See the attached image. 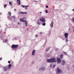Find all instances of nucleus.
<instances>
[{
  "mask_svg": "<svg viewBox=\"0 0 74 74\" xmlns=\"http://www.w3.org/2000/svg\"><path fill=\"white\" fill-rule=\"evenodd\" d=\"M62 38V40H64V39H63V38Z\"/></svg>",
  "mask_w": 74,
  "mask_h": 74,
  "instance_id": "obj_49",
  "label": "nucleus"
},
{
  "mask_svg": "<svg viewBox=\"0 0 74 74\" xmlns=\"http://www.w3.org/2000/svg\"><path fill=\"white\" fill-rule=\"evenodd\" d=\"M12 18H14V19H15V16H13Z\"/></svg>",
  "mask_w": 74,
  "mask_h": 74,
  "instance_id": "obj_27",
  "label": "nucleus"
},
{
  "mask_svg": "<svg viewBox=\"0 0 74 74\" xmlns=\"http://www.w3.org/2000/svg\"><path fill=\"white\" fill-rule=\"evenodd\" d=\"M27 13L26 12H19L18 13V14H26Z\"/></svg>",
  "mask_w": 74,
  "mask_h": 74,
  "instance_id": "obj_10",
  "label": "nucleus"
},
{
  "mask_svg": "<svg viewBox=\"0 0 74 74\" xmlns=\"http://www.w3.org/2000/svg\"><path fill=\"white\" fill-rule=\"evenodd\" d=\"M72 21H73V23H74V17L73 18V19H72Z\"/></svg>",
  "mask_w": 74,
  "mask_h": 74,
  "instance_id": "obj_35",
  "label": "nucleus"
},
{
  "mask_svg": "<svg viewBox=\"0 0 74 74\" xmlns=\"http://www.w3.org/2000/svg\"><path fill=\"white\" fill-rule=\"evenodd\" d=\"M57 61L58 63H60L61 61V60L59 58H57Z\"/></svg>",
  "mask_w": 74,
  "mask_h": 74,
  "instance_id": "obj_8",
  "label": "nucleus"
},
{
  "mask_svg": "<svg viewBox=\"0 0 74 74\" xmlns=\"http://www.w3.org/2000/svg\"><path fill=\"white\" fill-rule=\"evenodd\" d=\"M7 5L6 4H5L4 5V8H5L7 6Z\"/></svg>",
  "mask_w": 74,
  "mask_h": 74,
  "instance_id": "obj_22",
  "label": "nucleus"
},
{
  "mask_svg": "<svg viewBox=\"0 0 74 74\" xmlns=\"http://www.w3.org/2000/svg\"><path fill=\"white\" fill-rule=\"evenodd\" d=\"M47 62L48 63H51V62H56V58H50L49 59H48Z\"/></svg>",
  "mask_w": 74,
  "mask_h": 74,
  "instance_id": "obj_1",
  "label": "nucleus"
},
{
  "mask_svg": "<svg viewBox=\"0 0 74 74\" xmlns=\"http://www.w3.org/2000/svg\"><path fill=\"white\" fill-rule=\"evenodd\" d=\"M53 22H52L50 24V26L51 27H52L53 26Z\"/></svg>",
  "mask_w": 74,
  "mask_h": 74,
  "instance_id": "obj_16",
  "label": "nucleus"
},
{
  "mask_svg": "<svg viewBox=\"0 0 74 74\" xmlns=\"http://www.w3.org/2000/svg\"><path fill=\"white\" fill-rule=\"evenodd\" d=\"M46 8H48V5L46 6Z\"/></svg>",
  "mask_w": 74,
  "mask_h": 74,
  "instance_id": "obj_40",
  "label": "nucleus"
},
{
  "mask_svg": "<svg viewBox=\"0 0 74 74\" xmlns=\"http://www.w3.org/2000/svg\"><path fill=\"white\" fill-rule=\"evenodd\" d=\"M8 40L7 39H5L4 40V41L5 42H6Z\"/></svg>",
  "mask_w": 74,
  "mask_h": 74,
  "instance_id": "obj_29",
  "label": "nucleus"
},
{
  "mask_svg": "<svg viewBox=\"0 0 74 74\" xmlns=\"http://www.w3.org/2000/svg\"><path fill=\"white\" fill-rule=\"evenodd\" d=\"M18 37H17L14 38V40H18Z\"/></svg>",
  "mask_w": 74,
  "mask_h": 74,
  "instance_id": "obj_19",
  "label": "nucleus"
},
{
  "mask_svg": "<svg viewBox=\"0 0 74 74\" xmlns=\"http://www.w3.org/2000/svg\"><path fill=\"white\" fill-rule=\"evenodd\" d=\"M25 9L26 10H28V8H25Z\"/></svg>",
  "mask_w": 74,
  "mask_h": 74,
  "instance_id": "obj_45",
  "label": "nucleus"
},
{
  "mask_svg": "<svg viewBox=\"0 0 74 74\" xmlns=\"http://www.w3.org/2000/svg\"><path fill=\"white\" fill-rule=\"evenodd\" d=\"M35 2H38V1H34Z\"/></svg>",
  "mask_w": 74,
  "mask_h": 74,
  "instance_id": "obj_48",
  "label": "nucleus"
},
{
  "mask_svg": "<svg viewBox=\"0 0 74 74\" xmlns=\"http://www.w3.org/2000/svg\"><path fill=\"white\" fill-rule=\"evenodd\" d=\"M11 12H9L8 13V15H10V16H11Z\"/></svg>",
  "mask_w": 74,
  "mask_h": 74,
  "instance_id": "obj_18",
  "label": "nucleus"
},
{
  "mask_svg": "<svg viewBox=\"0 0 74 74\" xmlns=\"http://www.w3.org/2000/svg\"><path fill=\"white\" fill-rule=\"evenodd\" d=\"M12 8H13V7L12 6Z\"/></svg>",
  "mask_w": 74,
  "mask_h": 74,
  "instance_id": "obj_57",
  "label": "nucleus"
},
{
  "mask_svg": "<svg viewBox=\"0 0 74 74\" xmlns=\"http://www.w3.org/2000/svg\"><path fill=\"white\" fill-rule=\"evenodd\" d=\"M42 13V12H40V13Z\"/></svg>",
  "mask_w": 74,
  "mask_h": 74,
  "instance_id": "obj_53",
  "label": "nucleus"
},
{
  "mask_svg": "<svg viewBox=\"0 0 74 74\" xmlns=\"http://www.w3.org/2000/svg\"><path fill=\"white\" fill-rule=\"evenodd\" d=\"M63 54H61L60 55V58L61 59H62L63 58Z\"/></svg>",
  "mask_w": 74,
  "mask_h": 74,
  "instance_id": "obj_15",
  "label": "nucleus"
},
{
  "mask_svg": "<svg viewBox=\"0 0 74 74\" xmlns=\"http://www.w3.org/2000/svg\"><path fill=\"white\" fill-rule=\"evenodd\" d=\"M40 71H42L45 70V68H41L39 69Z\"/></svg>",
  "mask_w": 74,
  "mask_h": 74,
  "instance_id": "obj_11",
  "label": "nucleus"
},
{
  "mask_svg": "<svg viewBox=\"0 0 74 74\" xmlns=\"http://www.w3.org/2000/svg\"><path fill=\"white\" fill-rule=\"evenodd\" d=\"M52 67V65L50 64V67Z\"/></svg>",
  "mask_w": 74,
  "mask_h": 74,
  "instance_id": "obj_42",
  "label": "nucleus"
},
{
  "mask_svg": "<svg viewBox=\"0 0 74 74\" xmlns=\"http://www.w3.org/2000/svg\"><path fill=\"white\" fill-rule=\"evenodd\" d=\"M14 10L15 11H16V9H14Z\"/></svg>",
  "mask_w": 74,
  "mask_h": 74,
  "instance_id": "obj_44",
  "label": "nucleus"
},
{
  "mask_svg": "<svg viewBox=\"0 0 74 74\" xmlns=\"http://www.w3.org/2000/svg\"><path fill=\"white\" fill-rule=\"evenodd\" d=\"M17 49H19V48H18Z\"/></svg>",
  "mask_w": 74,
  "mask_h": 74,
  "instance_id": "obj_56",
  "label": "nucleus"
},
{
  "mask_svg": "<svg viewBox=\"0 0 74 74\" xmlns=\"http://www.w3.org/2000/svg\"><path fill=\"white\" fill-rule=\"evenodd\" d=\"M25 26H27V21L25 22Z\"/></svg>",
  "mask_w": 74,
  "mask_h": 74,
  "instance_id": "obj_23",
  "label": "nucleus"
},
{
  "mask_svg": "<svg viewBox=\"0 0 74 74\" xmlns=\"http://www.w3.org/2000/svg\"><path fill=\"white\" fill-rule=\"evenodd\" d=\"M34 63V62H32V64H33Z\"/></svg>",
  "mask_w": 74,
  "mask_h": 74,
  "instance_id": "obj_54",
  "label": "nucleus"
},
{
  "mask_svg": "<svg viewBox=\"0 0 74 74\" xmlns=\"http://www.w3.org/2000/svg\"><path fill=\"white\" fill-rule=\"evenodd\" d=\"M64 35L65 38H66V42H67L69 41L68 40V37L69 34L68 33H65L64 34Z\"/></svg>",
  "mask_w": 74,
  "mask_h": 74,
  "instance_id": "obj_2",
  "label": "nucleus"
},
{
  "mask_svg": "<svg viewBox=\"0 0 74 74\" xmlns=\"http://www.w3.org/2000/svg\"><path fill=\"white\" fill-rule=\"evenodd\" d=\"M9 28H11V27H9Z\"/></svg>",
  "mask_w": 74,
  "mask_h": 74,
  "instance_id": "obj_62",
  "label": "nucleus"
},
{
  "mask_svg": "<svg viewBox=\"0 0 74 74\" xmlns=\"http://www.w3.org/2000/svg\"><path fill=\"white\" fill-rule=\"evenodd\" d=\"M49 34H47V35H48V34H49V36L50 34H51V31H50L49 32Z\"/></svg>",
  "mask_w": 74,
  "mask_h": 74,
  "instance_id": "obj_24",
  "label": "nucleus"
},
{
  "mask_svg": "<svg viewBox=\"0 0 74 74\" xmlns=\"http://www.w3.org/2000/svg\"><path fill=\"white\" fill-rule=\"evenodd\" d=\"M44 23H42V25H43V26H45V25H46V23H45H45L43 22Z\"/></svg>",
  "mask_w": 74,
  "mask_h": 74,
  "instance_id": "obj_20",
  "label": "nucleus"
},
{
  "mask_svg": "<svg viewBox=\"0 0 74 74\" xmlns=\"http://www.w3.org/2000/svg\"><path fill=\"white\" fill-rule=\"evenodd\" d=\"M40 21L42 22L45 23V19L43 17H41V18H40V20L38 19L37 22H38V23L40 22Z\"/></svg>",
  "mask_w": 74,
  "mask_h": 74,
  "instance_id": "obj_3",
  "label": "nucleus"
},
{
  "mask_svg": "<svg viewBox=\"0 0 74 74\" xmlns=\"http://www.w3.org/2000/svg\"><path fill=\"white\" fill-rule=\"evenodd\" d=\"M73 10V11H74V9H73V10Z\"/></svg>",
  "mask_w": 74,
  "mask_h": 74,
  "instance_id": "obj_51",
  "label": "nucleus"
},
{
  "mask_svg": "<svg viewBox=\"0 0 74 74\" xmlns=\"http://www.w3.org/2000/svg\"><path fill=\"white\" fill-rule=\"evenodd\" d=\"M56 66V65L55 64H54L53 66V68H55V67Z\"/></svg>",
  "mask_w": 74,
  "mask_h": 74,
  "instance_id": "obj_33",
  "label": "nucleus"
},
{
  "mask_svg": "<svg viewBox=\"0 0 74 74\" xmlns=\"http://www.w3.org/2000/svg\"><path fill=\"white\" fill-rule=\"evenodd\" d=\"M47 41V39H46V42H45V43L44 45H45L46 44V43Z\"/></svg>",
  "mask_w": 74,
  "mask_h": 74,
  "instance_id": "obj_34",
  "label": "nucleus"
},
{
  "mask_svg": "<svg viewBox=\"0 0 74 74\" xmlns=\"http://www.w3.org/2000/svg\"><path fill=\"white\" fill-rule=\"evenodd\" d=\"M64 54L65 55H66L67 54L65 52H64Z\"/></svg>",
  "mask_w": 74,
  "mask_h": 74,
  "instance_id": "obj_30",
  "label": "nucleus"
},
{
  "mask_svg": "<svg viewBox=\"0 0 74 74\" xmlns=\"http://www.w3.org/2000/svg\"><path fill=\"white\" fill-rule=\"evenodd\" d=\"M23 19H25V17H23L22 18Z\"/></svg>",
  "mask_w": 74,
  "mask_h": 74,
  "instance_id": "obj_41",
  "label": "nucleus"
},
{
  "mask_svg": "<svg viewBox=\"0 0 74 74\" xmlns=\"http://www.w3.org/2000/svg\"><path fill=\"white\" fill-rule=\"evenodd\" d=\"M66 63L65 61L64 60H62L61 62V64L62 66H64Z\"/></svg>",
  "mask_w": 74,
  "mask_h": 74,
  "instance_id": "obj_7",
  "label": "nucleus"
},
{
  "mask_svg": "<svg viewBox=\"0 0 74 74\" xmlns=\"http://www.w3.org/2000/svg\"><path fill=\"white\" fill-rule=\"evenodd\" d=\"M1 14V13H0V14Z\"/></svg>",
  "mask_w": 74,
  "mask_h": 74,
  "instance_id": "obj_60",
  "label": "nucleus"
},
{
  "mask_svg": "<svg viewBox=\"0 0 74 74\" xmlns=\"http://www.w3.org/2000/svg\"><path fill=\"white\" fill-rule=\"evenodd\" d=\"M38 35H36L35 36V37H37L38 36H37Z\"/></svg>",
  "mask_w": 74,
  "mask_h": 74,
  "instance_id": "obj_37",
  "label": "nucleus"
},
{
  "mask_svg": "<svg viewBox=\"0 0 74 74\" xmlns=\"http://www.w3.org/2000/svg\"><path fill=\"white\" fill-rule=\"evenodd\" d=\"M58 49H56V51H58Z\"/></svg>",
  "mask_w": 74,
  "mask_h": 74,
  "instance_id": "obj_43",
  "label": "nucleus"
},
{
  "mask_svg": "<svg viewBox=\"0 0 74 74\" xmlns=\"http://www.w3.org/2000/svg\"><path fill=\"white\" fill-rule=\"evenodd\" d=\"M37 24H38V25H40V23H39L38 22H37Z\"/></svg>",
  "mask_w": 74,
  "mask_h": 74,
  "instance_id": "obj_26",
  "label": "nucleus"
},
{
  "mask_svg": "<svg viewBox=\"0 0 74 74\" xmlns=\"http://www.w3.org/2000/svg\"><path fill=\"white\" fill-rule=\"evenodd\" d=\"M69 30H70V28H69Z\"/></svg>",
  "mask_w": 74,
  "mask_h": 74,
  "instance_id": "obj_59",
  "label": "nucleus"
},
{
  "mask_svg": "<svg viewBox=\"0 0 74 74\" xmlns=\"http://www.w3.org/2000/svg\"><path fill=\"white\" fill-rule=\"evenodd\" d=\"M73 32H74V30H73Z\"/></svg>",
  "mask_w": 74,
  "mask_h": 74,
  "instance_id": "obj_58",
  "label": "nucleus"
},
{
  "mask_svg": "<svg viewBox=\"0 0 74 74\" xmlns=\"http://www.w3.org/2000/svg\"><path fill=\"white\" fill-rule=\"evenodd\" d=\"M14 1H15L16 0H14Z\"/></svg>",
  "mask_w": 74,
  "mask_h": 74,
  "instance_id": "obj_64",
  "label": "nucleus"
},
{
  "mask_svg": "<svg viewBox=\"0 0 74 74\" xmlns=\"http://www.w3.org/2000/svg\"><path fill=\"white\" fill-rule=\"evenodd\" d=\"M28 29H28V28H27V30H28Z\"/></svg>",
  "mask_w": 74,
  "mask_h": 74,
  "instance_id": "obj_52",
  "label": "nucleus"
},
{
  "mask_svg": "<svg viewBox=\"0 0 74 74\" xmlns=\"http://www.w3.org/2000/svg\"><path fill=\"white\" fill-rule=\"evenodd\" d=\"M2 59V58L1 57L0 58V60H1Z\"/></svg>",
  "mask_w": 74,
  "mask_h": 74,
  "instance_id": "obj_46",
  "label": "nucleus"
},
{
  "mask_svg": "<svg viewBox=\"0 0 74 74\" xmlns=\"http://www.w3.org/2000/svg\"><path fill=\"white\" fill-rule=\"evenodd\" d=\"M18 25H20V23L19 22H18Z\"/></svg>",
  "mask_w": 74,
  "mask_h": 74,
  "instance_id": "obj_47",
  "label": "nucleus"
},
{
  "mask_svg": "<svg viewBox=\"0 0 74 74\" xmlns=\"http://www.w3.org/2000/svg\"><path fill=\"white\" fill-rule=\"evenodd\" d=\"M10 5H11V6H12V5H13L11 4H10Z\"/></svg>",
  "mask_w": 74,
  "mask_h": 74,
  "instance_id": "obj_50",
  "label": "nucleus"
},
{
  "mask_svg": "<svg viewBox=\"0 0 74 74\" xmlns=\"http://www.w3.org/2000/svg\"><path fill=\"white\" fill-rule=\"evenodd\" d=\"M73 28H74V26L73 27Z\"/></svg>",
  "mask_w": 74,
  "mask_h": 74,
  "instance_id": "obj_63",
  "label": "nucleus"
},
{
  "mask_svg": "<svg viewBox=\"0 0 74 74\" xmlns=\"http://www.w3.org/2000/svg\"><path fill=\"white\" fill-rule=\"evenodd\" d=\"M8 19H9V20H10V21H12V19L11 18H10L9 17V16H8Z\"/></svg>",
  "mask_w": 74,
  "mask_h": 74,
  "instance_id": "obj_17",
  "label": "nucleus"
},
{
  "mask_svg": "<svg viewBox=\"0 0 74 74\" xmlns=\"http://www.w3.org/2000/svg\"><path fill=\"white\" fill-rule=\"evenodd\" d=\"M50 49V47H48L46 49L45 51L46 52H48L49 50Z\"/></svg>",
  "mask_w": 74,
  "mask_h": 74,
  "instance_id": "obj_13",
  "label": "nucleus"
},
{
  "mask_svg": "<svg viewBox=\"0 0 74 74\" xmlns=\"http://www.w3.org/2000/svg\"><path fill=\"white\" fill-rule=\"evenodd\" d=\"M29 6V5H27L26 6H25V8H27Z\"/></svg>",
  "mask_w": 74,
  "mask_h": 74,
  "instance_id": "obj_36",
  "label": "nucleus"
},
{
  "mask_svg": "<svg viewBox=\"0 0 74 74\" xmlns=\"http://www.w3.org/2000/svg\"><path fill=\"white\" fill-rule=\"evenodd\" d=\"M8 69V66H5V67H4V71H6Z\"/></svg>",
  "mask_w": 74,
  "mask_h": 74,
  "instance_id": "obj_6",
  "label": "nucleus"
},
{
  "mask_svg": "<svg viewBox=\"0 0 74 74\" xmlns=\"http://www.w3.org/2000/svg\"><path fill=\"white\" fill-rule=\"evenodd\" d=\"M60 37H61V36H60Z\"/></svg>",
  "mask_w": 74,
  "mask_h": 74,
  "instance_id": "obj_61",
  "label": "nucleus"
},
{
  "mask_svg": "<svg viewBox=\"0 0 74 74\" xmlns=\"http://www.w3.org/2000/svg\"><path fill=\"white\" fill-rule=\"evenodd\" d=\"M17 1H18V2H17V3L19 5H20L21 3V1L20 0H17Z\"/></svg>",
  "mask_w": 74,
  "mask_h": 74,
  "instance_id": "obj_14",
  "label": "nucleus"
},
{
  "mask_svg": "<svg viewBox=\"0 0 74 74\" xmlns=\"http://www.w3.org/2000/svg\"><path fill=\"white\" fill-rule=\"evenodd\" d=\"M56 71H57V72L56 73V74H59V73H61L62 72V71L60 69L58 68H57V70H56Z\"/></svg>",
  "mask_w": 74,
  "mask_h": 74,
  "instance_id": "obj_5",
  "label": "nucleus"
},
{
  "mask_svg": "<svg viewBox=\"0 0 74 74\" xmlns=\"http://www.w3.org/2000/svg\"><path fill=\"white\" fill-rule=\"evenodd\" d=\"M22 22H27V21L26 20H24V19H23V21H22Z\"/></svg>",
  "mask_w": 74,
  "mask_h": 74,
  "instance_id": "obj_21",
  "label": "nucleus"
},
{
  "mask_svg": "<svg viewBox=\"0 0 74 74\" xmlns=\"http://www.w3.org/2000/svg\"><path fill=\"white\" fill-rule=\"evenodd\" d=\"M23 19L22 18V19H21V18H20V21L21 22H22L23 21Z\"/></svg>",
  "mask_w": 74,
  "mask_h": 74,
  "instance_id": "obj_25",
  "label": "nucleus"
},
{
  "mask_svg": "<svg viewBox=\"0 0 74 74\" xmlns=\"http://www.w3.org/2000/svg\"><path fill=\"white\" fill-rule=\"evenodd\" d=\"M42 32H40V35L41 36V34H42Z\"/></svg>",
  "mask_w": 74,
  "mask_h": 74,
  "instance_id": "obj_28",
  "label": "nucleus"
},
{
  "mask_svg": "<svg viewBox=\"0 0 74 74\" xmlns=\"http://www.w3.org/2000/svg\"><path fill=\"white\" fill-rule=\"evenodd\" d=\"M18 45H14L13 44L12 45L11 47V48L12 49H16L18 47Z\"/></svg>",
  "mask_w": 74,
  "mask_h": 74,
  "instance_id": "obj_4",
  "label": "nucleus"
},
{
  "mask_svg": "<svg viewBox=\"0 0 74 74\" xmlns=\"http://www.w3.org/2000/svg\"><path fill=\"white\" fill-rule=\"evenodd\" d=\"M8 63H9V64H10V61H8Z\"/></svg>",
  "mask_w": 74,
  "mask_h": 74,
  "instance_id": "obj_39",
  "label": "nucleus"
},
{
  "mask_svg": "<svg viewBox=\"0 0 74 74\" xmlns=\"http://www.w3.org/2000/svg\"><path fill=\"white\" fill-rule=\"evenodd\" d=\"M73 67H74V65H73Z\"/></svg>",
  "mask_w": 74,
  "mask_h": 74,
  "instance_id": "obj_55",
  "label": "nucleus"
},
{
  "mask_svg": "<svg viewBox=\"0 0 74 74\" xmlns=\"http://www.w3.org/2000/svg\"><path fill=\"white\" fill-rule=\"evenodd\" d=\"M21 6H22L23 8H24V7H25V6H24L23 5H21Z\"/></svg>",
  "mask_w": 74,
  "mask_h": 74,
  "instance_id": "obj_31",
  "label": "nucleus"
},
{
  "mask_svg": "<svg viewBox=\"0 0 74 74\" xmlns=\"http://www.w3.org/2000/svg\"><path fill=\"white\" fill-rule=\"evenodd\" d=\"M35 50H34L32 51V55L34 56L35 54Z\"/></svg>",
  "mask_w": 74,
  "mask_h": 74,
  "instance_id": "obj_9",
  "label": "nucleus"
},
{
  "mask_svg": "<svg viewBox=\"0 0 74 74\" xmlns=\"http://www.w3.org/2000/svg\"><path fill=\"white\" fill-rule=\"evenodd\" d=\"M12 66V65L11 64H10L8 65V70H9L10 69V68L11 67V66Z\"/></svg>",
  "mask_w": 74,
  "mask_h": 74,
  "instance_id": "obj_12",
  "label": "nucleus"
},
{
  "mask_svg": "<svg viewBox=\"0 0 74 74\" xmlns=\"http://www.w3.org/2000/svg\"><path fill=\"white\" fill-rule=\"evenodd\" d=\"M9 4L10 5V4H12V2H9Z\"/></svg>",
  "mask_w": 74,
  "mask_h": 74,
  "instance_id": "obj_38",
  "label": "nucleus"
},
{
  "mask_svg": "<svg viewBox=\"0 0 74 74\" xmlns=\"http://www.w3.org/2000/svg\"><path fill=\"white\" fill-rule=\"evenodd\" d=\"M45 12H46V13H47L48 12V10H45Z\"/></svg>",
  "mask_w": 74,
  "mask_h": 74,
  "instance_id": "obj_32",
  "label": "nucleus"
}]
</instances>
